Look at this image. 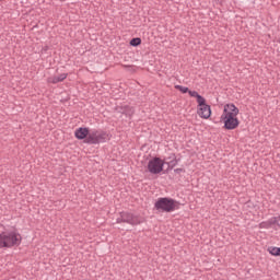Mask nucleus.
<instances>
[{
    "label": "nucleus",
    "mask_w": 280,
    "mask_h": 280,
    "mask_svg": "<svg viewBox=\"0 0 280 280\" xmlns=\"http://www.w3.org/2000/svg\"><path fill=\"white\" fill-rule=\"evenodd\" d=\"M275 219H271L269 221H265V222H261L259 224V229H270V226H272V224H275Z\"/></svg>",
    "instance_id": "12"
},
{
    "label": "nucleus",
    "mask_w": 280,
    "mask_h": 280,
    "mask_svg": "<svg viewBox=\"0 0 280 280\" xmlns=\"http://www.w3.org/2000/svg\"><path fill=\"white\" fill-rule=\"evenodd\" d=\"M154 207L158 211H163L165 213H172V211H176V209H178V203L174 199L160 198L155 202Z\"/></svg>",
    "instance_id": "4"
},
{
    "label": "nucleus",
    "mask_w": 280,
    "mask_h": 280,
    "mask_svg": "<svg viewBox=\"0 0 280 280\" xmlns=\"http://www.w3.org/2000/svg\"><path fill=\"white\" fill-rule=\"evenodd\" d=\"M190 97H195L197 102V115L201 119H209L211 117V105L207 104V98L198 92H189Z\"/></svg>",
    "instance_id": "2"
},
{
    "label": "nucleus",
    "mask_w": 280,
    "mask_h": 280,
    "mask_svg": "<svg viewBox=\"0 0 280 280\" xmlns=\"http://www.w3.org/2000/svg\"><path fill=\"white\" fill-rule=\"evenodd\" d=\"M63 80H67V73L59 74L58 77H51L48 79V82L51 84H58V82H62Z\"/></svg>",
    "instance_id": "9"
},
{
    "label": "nucleus",
    "mask_w": 280,
    "mask_h": 280,
    "mask_svg": "<svg viewBox=\"0 0 280 280\" xmlns=\"http://www.w3.org/2000/svg\"><path fill=\"white\" fill-rule=\"evenodd\" d=\"M127 115H130V112H126Z\"/></svg>",
    "instance_id": "15"
},
{
    "label": "nucleus",
    "mask_w": 280,
    "mask_h": 280,
    "mask_svg": "<svg viewBox=\"0 0 280 280\" xmlns=\"http://www.w3.org/2000/svg\"><path fill=\"white\" fill-rule=\"evenodd\" d=\"M74 137H77L79 140H82V139H85L86 140V137H89V128H78L75 131H74Z\"/></svg>",
    "instance_id": "8"
},
{
    "label": "nucleus",
    "mask_w": 280,
    "mask_h": 280,
    "mask_svg": "<svg viewBox=\"0 0 280 280\" xmlns=\"http://www.w3.org/2000/svg\"><path fill=\"white\" fill-rule=\"evenodd\" d=\"M129 110H130L131 113H133L132 108H129Z\"/></svg>",
    "instance_id": "14"
},
{
    "label": "nucleus",
    "mask_w": 280,
    "mask_h": 280,
    "mask_svg": "<svg viewBox=\"0 0 280 280\" xmlns=\"http://www.w3.org/2000/svg\"><path fill=\"white\" fill-rule=\"evenodd\" d=\"M60 1H67V0H60Z\"/></svg>",
    "instance_id": "16"
},
{
    "label": "nucleus",
    "mask_w": 280,
    "mask_h": 280,
    "mask_svg": "<svg viewBox=\"0 0 280 280\" xmlns=\"http://www.w3.org/2000/svg\"><path fill=\"white\" fill-rule=\"evenodd\" d=\"M268 253L272 255L273 257H280V247H269Z\"/></svg>",
    "instance_id": "11"
},
{
    "label": "nucleus",
    "mask_w": 280,
    "mask_h": 280,
    "mask_svg": "<svg viewBox=\"0 0 280 280\" xmlns=\"http://www.w3.org/2000/svg\"><path fill=\"white\" fill-rule=\"evenodd\" d=\"M23 237L16 231L2 232L0 233V248H12L19 246Z\"/></svg>",
    "instance_id": "3"
},
{
    "label": "nucleus",
    "mask_w": 280,
    "mask_h": 280,
    "mask_svg": "<svg viewBox=\"0 0 280 280\" xmlns=\"http://www.w3.org/2000/svg\"><path fill=\"white\" fill-rule=\"evenodd\" d=\"M240 108L233 103H228L223 105V112L220 117L221 124L225 130H235L240 128Z\"/></svg>",
    "instance_id": "1"
},
{
    "label": "nucleus",
    "mask_w": 280,
    "mask_h": 280,
    "mask_svg": "<svg viewBox=\"0 0 280 280\" xmlns=\"http://www.w3.org/2000/svg\"><path fill=\"white\" fill-rule=\"evenodd\" d=\"M107 139H108V135H106V132L89 131V135L84 140V143H90V144L104 143V141H106Z\"/></svg>",
    "instance_id": "5"
},
{
    "label": "nucleus",
    "mask_w": 280,
    "mask_h": 280,
    "mask_svg": "<svg viewBox=\"0 0 280 280\" xmlns=\"http://www.w3.org/2000/svg\"><path fill=\"white\" fill-rule=\"evenodd\" d=\"M140 44H141V38H139V37L132 38L130 40L131 47H139Z\"/></svg>",
    "instance_id": "13"
},
{
    "label": "nucleus",
    "mask_w": 280,
    "mask_h": 280,
    "mask_svg": "<svg viewBox=\"0 0 280 280\" xmlns=\"http://www.w3.org/2000/svg\"><path fill=\"white\" fill-rule=\"evenodd\" d=\"M121 222H126L127 224L137 226V224H141V219H139V217H137L130 212H121L120 218L117 219V224H121Z\"/></svg>",
    "instance_id": "6"
},
{
    "label": "nucleus",
    "mask_w": 280,
    "mask_h": 280,
    "mask_svg": "<svg viewBox=\"0 0 280 280\" xmlns=\"http://www.w3.org/2000/svg\"><path fill=\"white\" fill-rule=\"evenodd\" d=\"M175 89L180 91V93H188V95L189 93H197L196 91L189 90V88L183 85H175Z\"/></svg>",
    "instance_id": "10"
},
{
    "label": "nucleus",
    "mask_w": 280,
    "mask_h": 280,
    "mask_svg": "<svg viewBox=\"0 0 280 280\" xmlns=\"http://www.w3.org/2000/svg\"><path fill=\"white\" fill-rule=\"evenodd\" d=\"M163 165H165V161L160 158H153L148 163V170L151 174H161L163 172Z\"/></svg>",
    "instance_id": "7"
}]
</instances>
